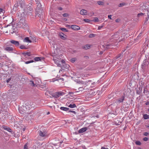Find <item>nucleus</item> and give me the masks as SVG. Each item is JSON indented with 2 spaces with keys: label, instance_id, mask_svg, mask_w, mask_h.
<instances>
[{
  "label": "nucleus",
  "instance_id": "obj_1",
  "mask_svg": "<svg viewBox=\"0 0 149 149\" xmlns=\"http://www.w3.org/2000/svg\"><path fill=\"white\" fill-rule=\"evenodd\" d=\"M54 60L55 63L58 66L61 68V70H59V72H65V67L64 66L65 65V62L64 60L57 58L55 59L54 58Z\"/></svg>",
  "mask_w": 149,
  "mask_h": 149
},
{
  "label": "nucleus",
  "instance_id": "obj_2",
  "mask_svg": "<svg viewBox=\"0 0 149 149\" xmlns=\"http://www.w3.org/2000/svg\"><path fill=\"white\" fill-rule=\"evenodd\" d=\"M38 134L39 136L43 139L48 138L49 135L47 132L44 130H39Z\"/></svg>",
  "mask_w": 149,
  "mask_h": 149
},
{
  "label": "nucleus",
  "instance_id": "obj_3",
  "mask_svg": "<svg viewBox=\"0 0 149 149\" xmlns=\"http://www.w3.org/2000/svg\"><path fill=\"white\" fill-rule=\"evenodd\" d=\"M123 95L120 97L118 98L116 100L115 102L117 103H120L122 102H123L125 96L126 95V94L125 92H124L123 93Z\"/></svg>",
  "mask_w": 149,
  "mask_h": 149
},
{
  "label": "nucleus",
  "instance_id": "obj_4",
  "mask_svg": "<svg viewBox=\"0 0 149 149\" xmlns=\"http://www.w3.org/2000/svg\"><path fill=\"white\" fill-rule=\"evenodd\" d=\"M6 51L10 52V53H13L14 52V51L15 50L14 49V48L12 47H9L6 45L4 49Z\"/></svg>",
  "mask_w": 149,
  "mask_h": 149
},
{
  "label": "nucleus",
  "instance_id": "obj_5",
  "mask_svg": "<svg viewBox=\"0 0 149 149\" xmlns=\"http://www.w3.org/2000/svg\"><path fill=\"white\" fill-rule=\"evenodd\" d=\"M118 35L117 34H115L113 36V38H115L116 40H119V42L123 41L124 40L125 38H123L122 36H121V37H118Z\"/></svg>",
  "mask_w": 149,
  "mask_h": 149
},
{
  "label": "nucleus",
  "instance_id": "obj_6",
  "mask_svg": "<svg viewBox=\"0 0 149 149\" xmlns=\"http://www.w3.org/2000/svg\"><path fill=\"white\" fill-rule=\"evenodd\" d=\"M64 93L63 92H62L61 91L56 92L54 94V97L56 98H57L61 96L64 95Z\"/></svg>",
  "mask_w": 149,
  "mask_h": 149
},
{
  "label": "nucleus",
  "instance_id": "obj_7",
  "mask_svg": "<svg viewBox=\"0 0 149 149\" xmlns=\"http://www.w3.org/2000/svg\"><path fill=\"white\" fill-rule=\"evenodd\" d=\"M18 5L22 8H23L25 6L24 0H19Z\"/></svg>",
  "mask_w": 149,
  "mask_h": 149
},
{
  "label": "nucleus",
  "instance_id": "obj_8",
  "mask_svg": "<svg viewBox=\"0 0 149 149\" xmlns=\"http://www.w3.org/2000/svg\"><path fill=\"white\" fill-rule=\"evenodd\" d=\"M148 64L149 63L148 61H147L146 60H144L141 65L142 68L144 69L148 65Z\"/></svg>",
  "mask_w": 149,
  "mask_h": 149
},
{
  "label": "nucleus",
  "instance_id": "obj_9",
  "mask_svg": "<svg viewBox=\"0 0 149 149\" xmlns=\"http://www.w3.org/2000/svg\"><path fill=\"white\" fill-rule=\"evenodd\" d=\"M10 42L11 43L14 44L16 46H18L19 45V42L18 41L15 40H11L10 41Z\"/></svg>",
  "mask_w": 149,
  "mask_h": 149
},
{
  "label": "nucleus",
  "instance_id": "obj_10",
  "mask_svg": "<svg viewBox=\"0 0 149 149\" xmlns=\"http://www.w3.org/2000/svg\"><path fill=\"white\" fill-rule=\"evenodd\" d=\"M71 28L74 30L77 31L80 29L79 27L76 25H72L71 26Z\"/></svg>",
  "mask_w": 149,
  "mask_h": 149
},
{
  "label": "nucleus",
  "instance_id": "obj_11",
  "mask_svg": "<svg viewBox=\"0 0 149 149\" xmlns=\"http://www.w3.org/2000/svg\"><path fill=\"white\" fill-rule=\"evenodd\" d=\"M89 94L91 95V96H94L96 94V92L93 90H90L89 91Z\"/></svg>",
  "mask_w": 149,
  "mask_h": 149
},
{
  "label": "nucleus",
  "instance_id": "obj_12",
  "mask_svg": "<svg viewBox=\"0 0 149 149\" xmlns=\"http://www.w3.org/2000/svg\"><path fill=\"white\" fill-rule=\"evenodd\" d=\"M147 6L146 4H143L142 6H141L140 10H146L147 9Z\"/></svg>",
  "mask_w": 149,
  "mask_h": 149
},
{
  "label": "nucleus",
  "instance_id": "obj_13",
  "mask_svg": "<svg viewBox=\"0 0 149 149\" xmlns=\"http://www.w3.org/2000/svg\"><path fill=\"white\" fill-rule=\"evenodd\" d=\"M87 130V128L86 127H83L80 129L78 131L79 133L81 134L83 133Z\"/></svg>",
  "mask_w": 149,
  "mask_h": 149
},
{
  "label": "nucleus",
  "instance_id": "obj_14",
  "mask_svg": "<svg viewBox=\"0 0 149 149\" xmlns=\"http://www.w3.org/2000/svg\"><path fill=\"white\" fill-rule=\"evenodd\" d=\"M87 11L84 9H82L80 12V14L82 15H86L87 14Z\"/></svg>",
  "mask_w": 149,
  "mask_h": 149
},
{
  "label": "nucleus",
  "instance_id": "obj_15",
  "mask_svg": "<svg viewBox=\"0 0 149 149\" xmlns=\"http://www.w3.org/2000/svg\"><path fill=\"white\" fill-rule=\"evenodd\" d=\"M23 42L28 43H31L32 42L29 39L28 37H25L23 40Z\"/></svg>",
  "mask_w": 149,
  "mask_h": 149
},
{
  "label": "nucleus",
  "instance_id": "obj_16",
  "mask_svg": "<svg viewBox=\"0 0 149 149\" xmlns=\"http://www.w3.org/2000/svg\"><path fill=\"white\" fill-rule=\"evenodd\" d=\"M41 145L42 146L40 147V149H46L47 148L48 145L47 143L45 144H42Z\"/></svg>",
  "mask_w": 149,
  "mask_h": 149
},
{
  "label": "nucleus",
  "instance_id": "obj_17",
  "mask_svg": "<svg viewBox=\"0 0 149 149\" xmlns=\"http://www.w3.org/2000/svg\"><path fill=\"white\" fill-rule=\"evenodd\" d=\"M3 127L5 130L10 132H11V130L9 127L6 126H3Z\"/></svg>",
  "mask_w": 149,
  "mask_h": 149
},
{
  "label": "nucleus",
  "instance_id": "obj_18",
  "mask_svg": "<svg viewBox=\"0 0 149 149\" xmlns=\"http://www.w3.org/2000/svg\"><path fill=\"white\" fill-rule=\"evenodd\" d=\"M59 36L60 37L63 39L65 40V34L62 32H60L59 33Z\"/></svg>",
  "mask_w": 149,
  "mask_h": 149
},
{
  "label": "nucleus",
  "instance_id": "obj_19",
  "mask_svg": "<svg viewBox=\"0 0 149 149\" xmlns=\"http://www.w3.org/2000/svg\"><path fill=\"white\" fill-rule=\"evenodd\" d=\"M44 58L43 57H36L34 58V60L36 61H41L42 59H43Z\"/></svg>",
  "mask_w": 149,
  "mask_h": 149
},
{
  "label": "nucleus",
  "instance_id": "obj_20",
  "mask_svg": "<svg viewBox=\"0 0 149 149\" xmlns=\"http://www.w3.org/2000/svg\"><path fill=\"white\" fill-rule=\"evenodd\" d=\"M69 109L68 108L66 107V111H68L67 112L68 113H72L75 114H76V113L74 111H72L71 110H69Z\"/></svg>",
  "mask_w": 149,
  "mask_h": 149
},
{
  "label": "nucleus",
  "instance_id": "obj_21",
  "mask_svg": "<svg viewBox=\"0 0 149 149\" xmlns=\"http://www.w3.org/2000/svg\"><path fill=\"white\" fill-rule=\"evenodd\" d=\"M7 27L5 26L4 27H2L1 28V31L3 32L8 33V31L7 30Z\"/></svg>",
  "mask_w": 149,
  "mask_h": 149
},
{
  "label": "nucleus",
  "instance_id": "obj_22",
  "mask_svg": "<svg viewBox=\"0 0 149 149\" xmlns=\"http://www.w3.org/2000/svg\"><path fill=\"white\" fill-rule=\"evenodd\" d=\"M147 17H146L145 22L144 23L145 24L148 21L149 19V10H147Z\"/></svg>",
  "mask_w": 149,
  "mask_h": 149
},
{
  "label": "nucleus",
  "instance_id": "obj_23",
  "mask_svg": "<svg viewBox=\"0 0 149 149\" xmlns=\"http://www.w3.org/2000/svg\"><path fill=\"white\" fill-rule=\"evenodd\" d=\"M33 11V8H31V7L29 6L27 7V11L29 12L30 13V12L31 13Z\"/></svg>",
  "mask_w": 149,
  "mask_h": 149
},
{
  "label": "nucleus",
  "instance_id": "obj_24",
  "mask_svg": "<svg viewBox=\"0 0 149 149\" xmlns=\"http://www.w3.org/2000/svg\"><path fill=\"white\" fill-rule=\"evenodd\" d=\"M122 53H120L118 54L116 57V59L118 58H121V57L122 56Z\"/></svg>",
  "mask_w": 149,
  "mask_h": 149
},
{
  "label": "nucleus",
  "instance_id": "obj_25",
  "mask_svg": "<svg viewBox=\"0 0 149 149\" xmlns=\"http://www.w3.org/2000/svg\"><path fill=\"white\" fill-rule=\"evenodd\" d=\"M29 146V143H27L24 146V149H29L28 147Z\"/></svg>",
  "mask_w": 149,
  "mask_h": 149
},
{
  "label": "nucleus",
  "instance_id": "obj_26",
  "mask_svg": "<svg viewBox=\"0 0 149 149\" xmlns=\"http://www.w3.org/2000/svg\"><path fill=\"white\" fill-rule=\"evenodd\" d=\"M90 47L89 45H85L84 46L82 47V48L83 49H88Z\"/></svg>",
  "mask_w": 149,
  "mask_h": 149
},
{
  "label": "nucleus",
  "instance_id": "obj_27",
  "mask_svg": "<svg viewBox=\"0 0 149 149\" xmlns=\"http://www.w3.org/2000/svg\"><path fill=\"white\" fill-rule=\"evenodd\" d=\"M29 82L30 84L32 85V86H37L36 84H37V83H36V84H35L33 81H30Z\"/></svg>",
  "mask_w": 149,
  "mask_h": 149
},
{
  "label": "nucleus",
  "instance_id": "obj_28",
  "mask_svg": "<svg viewBox=\"0 0 149 149\" xmlns=\"http://www.w3.org/2000/svg\"><path fill=\"white\" fill-rule=\"evenodd\" d=\"M143 117L145 119H147L149 118V115L147 114H144L143 115Z\"/></svg>",
  "mask_w": 149,
  "mask_h": 149
},
{
  "label": "nucleus",
  "instance_id": "obj_29",
  "mask_svg": "<svg viewBox=\"0 0 149 149\" xmlns=\"http://www.w3.org/2000/svg\"><path fill=\"white\" fill-rule=\"evenodd\" d=\"M22 54L24 56L27 55L28 56H30L31 55V53L30 52H24L22 53Z\"/></svg>",
  "mask_w": 149,
  "mask_h": 149
},
{
  "label": "nucleus",
  "instance_id": "obj_30",
  "mask_svg": "<svg viewBox=\"0 0 149 149\" xmlns=\"http://www.w3.org/2000/svg\"><path fill=\"white\" fill-rule=\"evenodd\" d=\"M68 107L71 108H74L76 107V105L75 104H70L68 106Z\"/></svg>",
  "mask_w": 149,
  "mask_h": 149
},
{
  "label": "nucleus",
  "instance_id": "obj_31",
  "mask_svg": "<svg viewBox=\"0 0 149 149\" xmlns=\"http://www.w3.org/2000/svg\"><path fill=\"white\" fill-rule=\"evenodd\" d=\"M126 4L125 3H120L119 5L118 6L119 7H122L126 5Z\"/></svg>",
  "mask_w": 149,
  "mask_h": 149
},
{
  "label": "nucleus",
  "instance_id": "obj_32",
  "mask_svg": "<svg viewBox=\"0 0 149 149\" xmlns=\"http://www.w3.org/2000/svg\"><path fill=\"white\" fill-rule=\"evenodd\" d=\"M97 3L99 5H102L104 4V2L101 1H97Z\"/></svg>",
  "mask_w": 149,
  "mask_h": 149
},
{
  "label": "nucleus",
  "instance_id": "obj_33",
  "mask_svg": "<svg viewBox=\"0 0 149 149\" xmlns=\"http://www.w3.org/2000/svg\"><path fill=\"white\" fill-rule=\"evenodd\" d=\"M96 35V34H90L89 35V37L90 38H92L94 37Z\"/></svg>",
  "mask_w": 149,
  "mask_h": 149
},
{
  "label": "nucleus",
  "instance_id": "obj_34",
  "mask_svg": "<svg viewBox=\"0 0 149 149\" xmlns=\"http://www.w3.org/2000/svg\"><path fill=\"white\" fill-rule=\"evenodd\" d=\"M135 144L138 145H140L141 144V143L139 141H136L135 142Z\"/></svg>",
  "mask_w": 149,
  "mask_h": 149
},
{
  "label": "nucleus",
  "instance_id": "obj_35",
  "mask_svg": "<svg viewBox=\"0 0 149 149\" xmlns=\"http://www.w3.org/2000/svg\"><path fill=\"white\" fill-rule=\"evenodd\" d=\"M19 48L20 49H26L27 48L24 45H21L20 46Z\"/></svg>",
  "mask_w": 149,
  "mask_h": 149
},
{
  "label": "nucleus",
  "instance_id": "obj_36",
  "mask_svg": "<svg viewBox=\"0 0 149 149\" xmlns=\"http://www.w3.org/2000/svg\"><path fill=\"white\" fill-rule=\"evenodd\" d=\"M145 14V13H140L138 14L137 15V17H139L140 16H143V15H144Z\"/></svg>",
  "mask_w": 149,
  "mask_h": 149
},
{
  "label": "nucleus",
  "instance_id": "obj_37",
  "mask_svg": "<svg viewBox=\"0 0 149 149\" xmlns=\"http://www.w3.org/2000/svg\"><path fill=\"white\" fill-rule=\"evenodd\" d=\"M76 60V59L75 58H73L71 59V61L72 63H74Z\"/></svg>",
  "mask_w": 149,
  "mask_h": 149
},
{
  "label": "nucleus",
  "instance_id": "obj_38",
  "mask_svg": "<svg viewBox=\"0 0 149 149\" xmlns=\"http://www.w3.org/2000/svg\"><path fill=\"white\" fill-rule=\"evenodd\" d=\"M34 62L33 60L30 61H26L25 62V63L26 64H28L30 63H33Z\"/></svg>",
  "mask_w": 149,
  "mask_h": 149
},
{
  "label": "nucleus",
  "instance_id": "obj_39",
  "mask_svg": "<svg viewBox=\"0 0 149 149\" xmlns=\"http://www.w3.org/2000/svg\"><path fill=\"white\" fill-rule=\"evenodd\" d=\"M84 88H83L82 87H80L79 88L78 90H79V91H82L84 90Z\"/></svg>",
  "mask_w": 149,
  "mask_h": 149
},
{
  "label": "nucleus",
  "instance_id": "obj_40",
  "mask_svg": "<svg viewBox=\"0 0 149 149\" xmlns=\"http://www.w3.org/2000/svg\"><path fill=\"white\" fill-rule=\"evenodd\" d=\"M84 21L87 23L90 22V20L88 19H84Z\"/></svg>",
  "mask_w": 149,
  "mask_h": 149
},
{
  "label": "nucleus",
  "instance_id": "obj_41",
  "mask_svg": "<svg viewBox=\"0 0 149 149\" xmlns=\"http://www.w3.org/2000/svg\"><path fill=\"white\" fill-rule=\"evenodd\" d=\"M93 21L95 22H97L98 21V19L97 17H95Z\"/></svg>",
  "mask_w": 149,
  "mask_h": 149
},
{
  "label": "nucleus",
  "instance_id": "obj_42",
  "mask_svg": "<svg viewBox=\"0 0 149 149\" xmlns=\"http://www.w3.org/2000/svg\"><path fill=\"white\" fill-rule=\"evenodd\" d=\"M70 66L68 64H66V69H67L68 70L69 69Z\"/></svg>",
  "mask_w": 149,
  "mask_h": 149
},
{
  "label": "nucleus",
  "instance_id": "obj_43",
  "mask_svg": "<svg viewBox=\"0 0 149 149\" xmlns=\"http://www.w3.org/2000/svg\"><path fill=\"white\" fill-rule=\"evenodd\" d=\"M111 44H108L106 45V48L107 49L109 48V47L111 46Z\"/></svg>",
  "mask_w": 149,
  "mask_h": 149
},
{
  "label": "nucleus",
  "instance_id": "obj_44",
  "mask_svg": "<svg viewBox=\"0 0 149 149\" xmlns=\"http://www.w3.org/2000/svg\"><path fill=\"white\" fill-rule=\"evenodd\" d=\"M120 20V19L118 18L116 19L115 21L116 22H119Z\"/></svg>",
  "mask_w": 149,
  "mask_h": 149
},
{
  "label": "nucleus",
  "instance_id": "obj_45",
  "mask_svg": "<svg viewBox=\"0 0 149 149\" xmlns=\"http://www.w3.org/2000/svg\"><path fill=\"white\" fill-rule=\"evenodd\" d=\"M143 140L144 141H146L148 140V138L147 137H144L143 138Z\"/></svg>",
  "mask_w": 149,
  "mask_h": 149
},
{
  "label": "nucleus",
  "instance_id": "obj_46",
  "mask_svg": "<svg viewBox=\"0 0 149 149\" xmlns=\"http://www.w3.org/2000/svg\"><path fill=\"white\" fill-rule=\"evenodd\" d=\"M63 111H65V107H61L60 108Z\"/></svg>",
  "mask_w": 149,
  "mask_h": 149
},
{
  "label": "nucleus",
  "instance_id": "obj_47",
  "mask_svg": "<svg viewBox=\"0 0 149 149\" xmlns=\"http://www.w3.org/2000/svg\"><path fill=\"white\" fill-rule=\"evenodd\" d=\"M66 27H67L68 28H71V26H70V25L66 24Z\"/></svg>",
  "mask_w": 149,
  "mask_h": 149
},
{
  "label": "nucleus",
  "instance_id": "obj_48",
  "mask_svg": "<svg viewBox=\"0 0 149 149\" xmlns=\"http://www.w3.org/2000/svg\"><path fill=\"white\" fill-rule=\"evenodd\" d=\"M149 134V133L147 132H145L144 133L143 135L145 136H147Z\"/></svg>",
  "mask_w": 149,
  "mask_h": 149
},
{
  "label": "nucleus",
  "instance_id": "obj_49",
  "mask_svg": "<svg viewBox=\"0 0 149 149\" xmlns=\"http://www.w3.org/2000/svg\"><path fill=\"white\" fill-rule=\"evenodd\" d=\"M84 58L86 60L88 59L89 58V57L88 56H84Z\"/></svg>",
  "mask_w": 149,
  "mask_h": 149
},
{
  "label": "nucleus",
  "instance_id": "obj_50",
  "mask_svg": "<svg viewBox=\"0 0 149 149\" xmlns=\"http://www.w3.org/2000/svg\"><path fill=\"white\" fill-rule=\"evenodd\" d=\"M60 29L62 31H65V28H60Z\"/></svg>",
  "mask_w": 149,
  "mask_h": 149
},
{
  "label": "nucleus",
  "instance_id": "obj_51",
  "mask_svg": "<svg viewBox=\"0 0 149 149\" xmlns=\"http://www.w3.org/2000/svg\"><path fill=\"white\" fill-rule=\"evenodd\" d=\"M103 27V26H99L98 28V29L99 30L100 29L102 28Z\"/></svg>",
  "mask_w": 149,
  "mask_h": 149
},
{
  "label": "nucleus",
  "instance_id": "obj_52",
  "mask_svg": "<svg viewBox=\"0 0 149 149\" xmlns=\"http://www.w3.org/2000/svg\"><path fill=\"white\" fill-rule=\"evenodd\" d=\"M101 149H109L107 148H106L104 147L103 146L101 147Z\"/></svg>",
  "mask_w": 149,
  "mask_h": 149
},
{
  "label": "nucleus",
  "instance_id": "obj_53",
  "mask_svg": "<svg viewBox=\"0 0 149 149\" xmlns=\"http://www.w3.org/2000/svg\"><path fill=\"white\" fill-rule=\"evenodd\" d=\"M70 2L68 0H66V4H69Z\"/></svg>",
  "mask_w": 149,
  "mask_h": 149
},
{
  "label": "nucleus",
  "instance_id": "obj_54",
  "mask_svg": "<svg viewBox=\"0 0 149 149\" xmlns=\"http://www.w3.org/2000/svg\"><path fill=\"white\" fill-rule=\"evenodd\" d=\"M11 79L9 78L6 80V82L7 83H8L10 80Z\"/></svg>",
  "mask_w": 149,
  "mask_h": 149
},
{
  "label": "nucleus",
  "instance_id": "obj_55",
  "mask_svg": "<svg viewBox=\"0 0 149 149\" xmlns=\"http://www.w3.org/2000/svg\"><path fill=\"white\" fill-rule=\"evenodd\" d=\"M112 16V15H109L108 16V18L109 19H111V17Z\"/></svg>",
  "mask_w": 149,
  "mask_h": 149
},
{
  "label": "nucleus",
  "instance_id": "obj_56",
  "mask_svg": "<svg viewBox=\"0 0 149 149\" xmlns=\"http://www.w3.org/2000/svg\"><path fill=\"white\" fill-rule=\"evenodd\" d=\"M145 104L146 105H149V101H147V102L146 103H145Z\"/></svg>",
  "mask_w": 149,
  "mask_h": 149
},
{
  "label": "nucleus",
  "instance_id": "obj_57",
  "mask_svg": "<svg viewBox=\"0 0 149 149\" xmlns=\"http://www.w3.org/2000/svg\"><path fill=\"white\" fill-rule=\"evenodd\" d=\"M68 93V94H73V93H72V92H68V93Z\"/></svg>",
  "mask_w": 149,
  "mask_h": 149
},
{
  "label": "nucleus",
  "instance_id": "obj_58",
  "mask_svg": "<svg viewBox=\"0 0 149 149\" xmlns=\"http://www.w3.org/2000/svg\"><path fill=\"white\" fill-rule=\"evenodd\" d=\"M58 9L59 10H62V8L61 7H59Z\"/></svg>",
  "mask_w": 149,
  "mask_h": 149
},
{
  "label": "nucleus",
  "instance_id": "obj_59",
  "mask_svg": "<svg viewBox=\"0 0 149 149\" xmlns=\"http://www.w3.org/2000/svg\"><path fill=\"white\" fill-rule=\"evenodd\" d=\"M3 9L1 8H0V13H1V12H3Z\"/></svg>",
  "mask_w": 149,
  "mask_h": 149
},
{
  "label": "nucleus",
  "instance_id": "obj_60",
  "mask_svg": "<svg viewBox=\"0 0 149 149\" xmlns=\"http://www.w3.org/2000/svg\"><path fill=\"white\" fill-rule=\"evenodd\" d=\"M69 15V14L66 13V17L68 16Z\"/></svg>",
  "mask_w": 149,
  "mask_h": 149
},
{
  "label": "nucleus",
  "instance_id": "obj_61",
  "mask_svg": "<svg viewBox=\"0 0 149 149\" xmlns=\"http://www.w3.org/2000/svg\"><path fill=\"white\" fill-rule=\"evenodd\" d=\"M80 83L82 84H84V83H85L83 81L81 82Z\"/></svg>",
  "mask_w": 149,
  "mask_h": 149
},
{
  "label": "nucleus",
  "instance_id": "obj_62",
  "mask_svg": "<svg viewBox=\"0 0 149 149\" xmlns=\"http://www.w3.org/2000/svg\"><path fill=\"white\" fill-rule=\"evenodd\" d=\"M63 15L64 17H65V13L63 14Z\"/></svg>",
  "mask_w": 149,
  "mask_h": 149
},
{
  "label": "nucleus",
  "instance_id": "obj_63",
  "mask_svg": "<svg viewBox=\"0 0 149 149\" xmlns=\"http://www.w3.org/2000/svg\"><path fill=\"white\" fill-rule=\"evenodd\" d=\"M49 114H50V112H48L47 113V115H49Z\"/></svg>",
  "mask_w": 149,
  "mask_h": 149
},
{
  "label": "nucleus",
  "instance_id": "obj_64",
  "mask_svg": "<svg viewBox=\"0 0 149 149\" xmlns=\"http://www.w3.org/2000/svg\"><path fill=\"white\" fill-rule=\"evenodd\" d=\"M138 149H141V148L140 147H139Z\"/></svg>",
  "mask_w": 149,
  "mask_h": 149
}]
</instances>
